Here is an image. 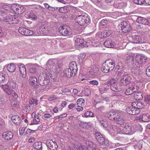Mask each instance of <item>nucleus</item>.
Masks as SVG:
<instances>
[{
  "mask_svg": "<svg viewBox=\"0 0 150 150\" xmlns=\"http://www.w3.org/2000/svg\"><path fill=\"white\" fill-rule=\"evenodd\" d=\"M118 75H120L122 78L120 81V84L118 85H114L111 87V89L113 91L117 92L121 91L125 86H127L132 83V78L129 75L123 71H119L117 73Z\"/></svg>",
  "mask_w": 150,
  "mask_h": 150,
  "instance_id": "nucleus-1",
  "label": "nucleus"
},
{
  "mask_svg": "<svg viewBox=\"0 0 150 150\" xmlns=\"http://www.w3.org/2000/svg\"><path fill=\"white\" fill-rule=\"evenodd\" d=\"M2 87L4 91L8 95H11L15 99L17 98L18 95L14 91L16 87V84L12 79H9L7 83L5 85H2Z\"/></svg>",
  "mask_w": 150,
  "mask_h": 150,
  "instance_id": "nucleus-2",
  "label": "nucleus"
},
{
  "mask_svg": "<svg viewBox=\"0 0 150 150\" xmlns=\"http://www.w3.org/2000/svg\"><path fill=\"white\" fill-rule=\"evenodd\" d=\"M114 61L109 59L106 61L102 65L101 70L105 73H108L113 70L115 67Z\"/></svg>",
  "mask_w": 150,
  "mask_h": 150,
  "instance_id": "nucleus-3",
  "label": "nucleus"
},
{
  "mask_svg": "<svg viewBox=\"0 0 150 150\" xmlns=\"http://www.w3.org/2000/svg\"><path fill=\"white\" fill-rule=\"evenodd\" d=\"M90 19L86 15H79L75 18V21L81 25H84L89 23Z\"/></svg>",
  "mask_w": 150,
  "mask_h": 150,
  "instance_id": "nucleus-4",
  "label": "nucleus"
},
{
  "mask_svg": "<svg viewBox=\"0 0 150 150\" xmlns=\"http://www.w3.org/2000/svg\"><path fill=\"white\" fill-rule=\"evenodd\" d=\"M59 32L65 36L71 35L72 33V31L70 28L68 26L65 25L59 27Z\"/></svg>",
  "mask_w": 150,
  "mask_h": 150,
  "instance_id": "nucleus-5",
  "label": "nucleus"
},
{
  "mask_svg": "<svg viewBox=\"0 0 150 150\" xmlns=\"http://www.w3.org/2000/svg\"><path fill=\"white\" fill-rule=\"evenodd\" d=\"M2 16V20L6 22H8L9 23L17 24L18 23V21L15 18V16H8L6 14L1 15Z\"/></svg>",
  "mask_w": 150,
  "mask_h": 150,
  "instance_id": "nucleus-6",
  "label": "nucleus"
},
{
  "mask_svg": "<svg viewBox=\"0 0 150 150\" xmlns=\"http://www.w3.org/2000/svg\"><path fill=\"white\" fill-rule=\"evenodd\" d=\"M115 114L113 120L115 121L117 123L121 125H124L125 124V121L122 113L119 112H116Z\"/></svg>",
  "mask_w": 150,
  "mask_h": 150,
  "instance_id": "nucleus-7",
  "label": "nucleus"
},
{
  "mask_svg": "<svg viewBox=\"0 0 150 150\" xmlns=\"http://www.w3.org/2000/svg\"><path fill=\"white\" fill-rule=\"evenodd\" d=\"M11 10L16 13L21 14L24 12L25 9L23 6L17 4H13L11 6Z\"/></svg>",
  "mask_w": 150,
  "mask_h": 150,
  "instance_id": "nucleus-8",
  "label": "nucleus"
},
{
  "mask_svg": "<svg viewBox=\"0 0 150 150\" xmlns=\"http://www.w3.org/2000/svg\"><path fill=\"white\" fill-rule=\"evenodd\" d=\"M134 132V130L133 126L128 125H125L124 127H121V133L124 134H132Z\"/></svg>",
  "mask_w": 150,
  "mask_h": 150,
  "instance_id": "nucleus-9",
  "label": "nucleus"
},
{
  "mask_svg": "<svg viewBox=\"0 0 150 150\" xmlns=\"http://www.w3.org/2000/svg\"><path fill=\"white\" fill-rule=\"evenodd\" d=\"M135 119L140 121H142L144 122H147L150 121V115L148 114H144L136 117Z\"/></svg>",
  "mask_w": 150,
  "mask_h": 150,
  "instance_id": "nucleus-10",
  "label": "nucleus"
},
{
  "mask_svg": "<svg viewBox=\"0 0 150 150\" xmlns=\"http://www.w3.org/2000/svg\"><path fill=\"white\" fill-rule=\"evenodd\" d=\"M135 57L136 59L135 65L137 67H139L142 64L143 60H145L146 59V57L143 55H137L136 56H135Z\"/></svg>",
  "mask_w": 150,
  "mask_h": 150,
  "instance_id": "nucleus-11",
  "label": "nucleus"
},
{
  "mask_svg": "<svg viewBox=\"0 0 150 150\" xmlns=\"http://www.w3.org/2000/svg\"><path fill=\"white\" fill-rule=\"evenodd\" d=\"M18 31L21 34L26 36H30L34 33V31L23 27H20L18 29Z\"/></svg>",
  "mask_w": 150,
  "mask_h": 150,
  "instance_id": "nucleus-12",
  "label": "nucleus"
},
{
  "mask_svg": "<svg viewBox=\"0 0 150 150\" xmlns=\"http://www.w3.org/2000/svg\"><path fill=\"white\" fill-rule=\"evenodd\" d=\"M46 144L50 150H57L58 147L56 142H53L52 140H47Z\"/></svg>",
  "mask_w": 150,
  "mask_h": 150,
  "instance_id": "nucleus-13",
  "label": "nucleus"
},
{
  "mask_svg": "<svg viewBox=\"0 0 150 150\" xmlns=\"http://www.w3.org/2000/svg\"><path fill=\"white\" fill-rule=\"evenodd\" d=\"M126 111L129 114L135 115L138 114L140 112V110L132 105L127 108Z\"/></svg>",
  "mask_w": 150,
  "mask_h": 150,
  "instance_id": "nucleus-14",
  "label": "nucleus"
},
{
  "mask_svg": "<svg viewBox=\"0 0 150 150\" xmlns=\"http://www.w3.org/2000/svg\"><path fill=\"white\" fill-rule=\"evenodd\" d=\"M139 89V87L137 85H132L129 87L125 91V93L127 95L132 94L134 92H136Z\"/></svg>",
  "mask_w": 150,
  "mask_h": 150,
  "instance_id": "nucleus-15",
  "label": "nucleus"
},
{
  "mask_svg": "<svg viewBox=\"0 0 150 150\" xmlns=\"http://www.w3.org/2000/svg\"><path fill=\"white\" fill-rule=\"evenodd\" d=\"M121 30L124 33H127L131 29L130 25L128 23L123 22L121 23Z\"/></svg>",
  "mask_w": 150,
  "mask_h": 150,
  "instance_id": "nucleus-16",
  "label": "nucleus"
},
{
  "mask_svg": "<svg viewBox=\"0 0 150 150\" xmlns=\"http://www.w3.org/2000/svg\"><path fill=\"white\" fill-rule=\"evenodd\" d=\"M86 149L87 150H98L96 144L90 141L86 142Z\"/></svg>",
  "mask_w": 150,
  "mask_h": 150,
  "instance_id": "nucleus-17",
  "label": "nucleus"
},
{
  "mask_svg": "<svg viewBox=\"0 0 150 150\" xmlns=\"http://www.w3.org/2000/svg\"><path fill=\"white\" fill-rule=\"evenodd\" d=\"M13 133L10 131H6L3 133L2 136L3 138L5 140H9L13 137Z\"/></svg>",
  "mask_w": 150,
  "mask_h": 150,
  "instance_id": "nucleus-18",
  "label": "nucleus"
},
{
  "mask_svg": "<svg viewBox=\"0 0 150 150\" xmlns=\"http://www.w3.org/2000/svg\"><path fill=\"white\" fill-rule=\"evenodd\" d=\"M135 57L134 54H131L127 56L126 61L128 65H132L134 64V59Z\"/></svg>",
  "mask_w": 150,
  "mask_h": 150,
  "instance_id": "nucleus-19",
  "label": "nucleus"
},
{
  "mask_svg": "<svg viewBox=\"0 0 150 150\" xmlns=\"http://www.w3.org/2000/svg\"><path fill=\"white\" fill-rule=\"evenodd\" d=\"M99 69L96 66L93 65L89 71V73L91 76L94 77L98 75Z\"/></svg>",
  "mask_w": 150,
  "mask_h": 150,
  "instance_id": "nucleus-20",
  "label": "nucleus"
},
{
  "mask_svg": "<svg viewBox=\"0 0 150 150\" xmlns=\"http://www.w3.org/2000/svg\"><path fill=\"white\" fill-rule=\"evenodd\" d=\"M132 105L133 107L134 106V107H135L140 110V109L144 108V106L143 103L138 101L133 102L132 103Z\"/></svg>",
  "mask_w": 150,
  "mask_h": 150,
  "instance_id": "nucleus-21",
  "label": "nucleus"
},
{
  "mask_svg": "<svg viewBox=\"0 0 150 150\" xmlns=\"http://www.w3.org/2000/svg\"><path fill=\"white\" fill-rule=\"evenodd\" d=\"M64 73L68 78H69L71 76H74L75 74V72H73L69 68L64 69Z\"/></svg>",
  "mask_w": 150,
  "mask_h": 150,
  "instance_id": "nucleus-22",
  "label": "nucleus"
},
{
  "mask_svg": "<svg viewBox=\"0 0 150 150\" xmlns=\"http://www.w3.org/2000/svg\"><path fill=\"white\" fill-rule=\"evenodd\" d=\"M19 67L22 76L24 78L25 77L26 75V72L24 65L23 64H21L19 65Z\"/></svg>",
  "mask_w": 150,
  "mask_h": 150,
  "instance_id": "nucleus-23",
  "label": "nucleus"
},
{
  "mask_svg": "<svg viewBox=\"0 0 150 150\" xmlns=\"http://www.w3.org/2000/svg\"><path fill=\"white\" fill-rule=\"evenodd\" d=\"M136 22L138 23L144 25H148L149 23V22L145 18L141 17L137 18L136 19Z\"/></svg>",
  "mask_w": 150,
  "mask_h": 150,
  "instance_id": "nucleus-24",
  "label": "nucleus"
},
{
  "mask_svg": "<svg viewBox=\"0 0 150 150\" xmlns=\"http://www.w3.org/2000/svg\"><path fill=\"white\" fill-rule=\"evenodd\" d=\"M39 82L40 84L42 86H46L49 83V80L48 79H43L42 76H40L39 77Z\"/></svg>",
  "mask_w": 150,
  "mask_h": 150,
  "instance_id": "nucleus-25",
  "label": "nucleus"
},
{
  "mask_svg": "<svg viewBox=\"0 0 150 150\" xmlns=\"http://www.w3.org/2000/svg\"><path fill=\"white\" fill-rule=\"evenodd\" d=\"M11 120L16 125H20L21 122V118L18 115H14L12 117Z\"/></svg>",
  "mask_w": 150,
  "mask_h": 150,
  "instance_id": "nucleus-26",
  "label": "nucleus"
},
{
  "mask_svg": "<svg viewBox=\"0 0 150 150\" xmlns=\"http://www.w3.org/2000/svg\"><path fill=\"white\" fill-rule=\"evenodd\" d=\"M114 42L111 40H106L104 43V46L108 48H112L114 47Z\"/></svg>",
  "mask_w": 150,
  "mask_h": 150,
  "instance_id": "nucleus-27",
  "label": "nucleus"
},
{
  "mask_svg": "<svg viewBox=\"0 0 150 150\" xmlns=\"http://www.w3.org/2000/svg\"><path fill=\"white\" fill-rule=\"evenodd\" d=\"M38 68L37 65L30 64L29 67V71L31 73H34L36 72L37 69Z\"/></svg>",
  "mask_w": 150,
  "mask_h": 150,
  "instance_id": "nucleus-28",
  "label": "nucleus"
},
{
  "mask_svg": "<svg viewBox=\"0 0 150 150\" xmlns=\"http://www.w3.org/2000/svg\"><path fill=\"white\" fill-rule=\"evenodd\" d=\"M132 38L133 40V42L134 44H139L142 43L140 40L141 38L138 35H134L132 36Z\"/></svg>",
  "mask_w": 150,
  "mask_h": 150,
  "instance_id": "nucleus-29",
  "label": "nucleus"
},
{
  "mask_svg": "<svg viewBox=\"0 0 150 150\" xmlns=\"http://www.w3.org/2000/svg\"><path fill=\"white\" fill-rule=\"evenodd\" d=\"M7 70L10 72H13L16 70V67L13 63H11L7 65Z\"/></svg>",
  "mask_w": 150,
  "mask_h": 150,
  "instance_id": "nucleus-30",
  "label": "nucleus"
},
{
  "mask_svg": "<svg viewBox=\"0 0 150 150\" xmlns=\"http://www.w3.org/2000/svg\"><path fill=\"white\" fill-rule=\"evenodd\" d=\"M95 137L96 139L100 143H102L103 141H104V138L103 137L102 135L99 132H97L95 134Z\"/></svg>",
  "mask_w": 150,
  "mask_h": 150,
  "instance_id": "nucleus-31",
  "label": "nucleus"
},
{
  "mask_svg": "<svg viewBox=\"0 0 150 150\" xmlns=\"http://www.w3.org/2000/svg\"><path fill=\"white\" fill-rule=\"evenodd\" d=\"M69 68L73 72H75L76 73L77 69L76 64V63L73 62H71L69 64Z\"/></svg>",
  "mask_w": 150,
  "mask_h": 150,
  "instance_id": "nucleus-32",
  "label": "nucleus"
},
{
  "mask_svg": "<svg viewBox=\"0 0 150 150\" xmlns=\"http://www.w3.org/2000/svg\"><path fill=\"white\" fill-rule=\"evenodd\" d=\"M116 112L110 111L108 112L106 114V116L109 119L112 120H113L114 116Z\"/></svg>",
  "mask_w": 150,
  "mask_h": 150,
  "instance_id": "nucleus-33",
  "label": "nucleus"
},
{
  "mask_svg": "<svg viewBox=\"0 0 150 150\" xmlns=\"http://www.w3.org/2000/svg\"><path fill=\"white\" fill-rule=\"evenodd\" d=\"M34 148L37 149L39 150H42V142H35L33 145Z\"/></svg>",
  "mask_w": 150,
  "mask_h": 150,
  "instance_id": "nucleus-34",
  "label": "nucleus"
},
{
  "mask_svg": "<svg viewBox=\"0 0 150 150\" xmlns=\"http://www.w3.org/2000/svg\"><path fill=\"white\" fill-rule=\"evenodd\" d=\"M7 99L6 97H4L3 98H1L0 99V108H3L4 104L7 103Z\"/></svg>",
  "mask_w": 150,
  "mask_h": 150,
  "instance_id": "nucleus-35",
  "label": "nucleus"
},
{
  "mask_svg": "<svg viewBox=\"0 0 150 150\" xmlns=\"http://www.w3.org/2000/svg\"><path fill=\"white\" fill-rule=\"evenodd\" d=\"M51 69L54 72H59L60 71V68L59 64H55L52 67Z\"/></svg>",
  "mask_w": 150,
  "mask_h": 150,
  "instance_id": "nucleus-36",
  "label": "nucleus"
},
{
  "mask_svg": "<svg viewBox=\"0 0 150 150\" xmlns=\"http://www.w3.org/2000/svg\"><path fill=\"white\" fill-rule=\"evenodd\" d=\"M56 61L54 59H49L47 63V65L51 69L52 68V67L55 64Z\"/></svg>",
  "mask_w": 150,
  "mask_h": 150,
  "instance_id": "nucleus-37",
  "label": "nucleus"
},
{
  "mask_svg": "<svg viewBox=\"0 0 150 150\" xmlns=\"http://www.w3.org/2000/svg\"><path fill=\"white\" fill-rule=\"evenodd\" d=\"M111 31L110 30H105L103 32H102V36H103V38H105L106 36L110 35L111 34Z\"/></svg>",
  "mask_w": 150,
  "mask_h": 150,
  "instance_id": "nucleus-38",
  "label": "nucleus"
},
{
  "mask_svg": "<svg viewBox=\"0 0 150 150\" xmlns=\"http://www.w3.org/2000/svg\"><path fill=\"white\" fill-rule=\"evenodd\" d=\"M134 98L137 100H139L142 99L143 96L142 93L141 92H137L134 95Z\"/></svg>",
  "mask_w": 150,
  "mask_h": 150,
  "instance_id": "nucleus-39",
  "label": "nucleus"
},
{
  "mask_svg": "<svg viewBox=\"0 0 150 150\" xmlns=\"http://www.w3.org/2000/svg\"><path fill=\"white\" fill-rule=\"evenodd\" d=\"M79 125L80 127L84 129L88 128L90 126L89 124L87 123L83 122H81L79 123Z\"/></svg>",
  "mask_w": 150,
  "mask_h": 150,
  "instance_id": "nucleus-40",
  "label": "nucleus"
},
{
  "mask_svg": "<svg viewBox=\"0 0 150 150\" xmlns=\"http://www.w3.org/2000/svg\"><path fill=\"white\" fill-rule=\"evenodd\" d=\"M102 143L100 142L99 143L101 145V147L103 148H107L109 146L108 142V140H105L104 139V141H103Z\"/></svg>",
  "mask_w": 150,
  "mask_h": 150,
  "instance_id": "nucleus-41",
  "label": "nucleus"
},
{
  "mask_svg": "<svg viewBox=\"0 0 150 150\" xmlns=\"http://www.w3.org/2000/svg\"><path fill=\"white\" fill-rule=\"evenodd\" d=\"M110 128L117 133H121V127L119 128L115 125H112Z\"/></svg>",
  "mask_w": 150,
  "mask_h": 150,
  "instance_id": "nucleus-42",
  "label": "nucleus"
},
{
  "mask_svg": "<svg viewBox=\"0 0 150 150\" xmlns=\"http://www.w3.org/2000/svg\"><path fill=\"white\" fill-rule=\"evenodd\" d=\"M139 67H137L136 68L134 67L131 70L132 74L136 75L139 74L140 71L139 69Z\"/></svg>",
  "mask_w": 150,
  "mask_h": 150,
  "instance_id": "nucleus-43",
  "label": "nucleus"
},
{
  "mask_svg": "<svg viewBox=\"0 0 150 150\" xmlns=\"http://www.w3.org/2000/svg\"><path fill=\"white\" fill-rule=\"evenodd\" d=\"M117 81L114 79H111L109 81L107 85L108 87H109V86H110V87L111 86H113L114 85H115V83H116Z\"/></svg>",
  "mask_w": 150,
  "mask_h": 150,
  "instance_id": "nucleus-44",
  "label": "nucleus"
},
{
  "mask_svg": "<svg viewBox=\"0 0 150 150\" xmlns=\"http://www.w3.org/2000/svg\"><path fill=\"white\" fill-rule=\"evenodd\" d=\"M76 42L77 43V45L80 46H84L83 44L84 41L82 39H80V38H77L76 40Z\"/></svg>",
  "mask_w": 150,
  "mask_h": 150,
  "instance_id": "nucleus-45",
  "label": "nucleus"
},
{
  "mask_svg": "<svg viewBox=\"0 0 150 150\" xmlns=\"http://www.w3.org/2000/svg\"><path fill=\"white\" fill-rule=\"evenodd\" d=\"M85 100L84 99L82 98H80L79 99L77 100V103L78 106H83L84 104Z\"/></svg>",
  "mask_w": 150,
  "mask_h": 150,
  "instance_id": "nucleus-46",
  "label": "nucleus"
},
{
  "mask_svg": "<svg viewBox=\"0 0 150 150\" xmlns=\"http://www.w3.org/2000/svg\"><path fill=\"white\" fill-rule=\"evenodd\" d=\"M38 100L36 99L31 98L29 100V103L30 105L35 104L36 105H38Z\"/></svg>",
  "mask_w": 150,
  "mask_h": 150,
  "instance_id": "nucleus-47",
  "label": "nucleus"
},
{
  "mask_svg": "<svg viewBox=\"0 0 150 150\" xmlns=\"http://www.w3.org/2000/svg\"><path fill=\"white\" fill-rule=\"evenodd\" d=\"M29 80L30 82L32 83L33 84L35 83L38 81V79L37 78L33 76H30Z\"/></svg>",
  "mask_w": 150,
  "mask_h": 150,
  "instance_id": "nucleus-48",
  "label": "nucleus"
},
{
  "mask_svg": "<svg viewBox=\"0 0 150 150\" xmlns=\"http://www.w3.org/2000/svg\"><path fill=\"white\" fill-rule=\"evenodd\" d=\"M86 56V54H80L78 58V62L80 64H81L83 62V59Z\"/></svg>",
  "mask_w": 150,
  "mask_h": 150,
  "instance_id": "nucleus-49",
  "label": "nucleus"
},
{
  "mask_svg": "<svg viewBox=\"0 0 150 150\" xmlns=\"http://www.w3.org/2000/svg\"><path fill=\"white\" fill-rule=\"evenodd\" d=\"M29 18L32 20H35L37 18V16L33 13H30L28 16Z\"/></svg>",
  "mask_w": 150,
  "mask_h": 150,
  "instance_id": "nucleus-50",
  "label": "nucleus"
},
{
  "mask_svg": "<svg viewBox=\"0 0 150 150\" xmlns=\"http://www.w3.org/2000/svg\"><path fill=\"white\" fill-rule=\"evenodd\" d=\"M6 75L1 72H0V82H3L5 79Z\"/></svg>",
  "mask_w": 150,
  "mask_h": 150,
  "instance_id": "nucleus-51",
  "label": "nucleus"
},
{
  "mask_svg": "<svg viewBox=\"0 0 150 150\" xmlns=\"http://www.w3.org/2000/svg\"><path fill=\"white\" fill-rule=\"evenodd\" d=\"M67 8L65 6L62 7H61L59 9V11L60 12L62 13H66L68 12Z\"/></svg>",
  "mask_w": 150,
  "mask_h": 150,
  "instance_id": "nucleus-52",
  "label": "nucleus"
},
{
  "mask_svg": "<svg viewBox=\"0 0 150 150\" xmlns=\"http://www.w3.org/2000/svg\"><path fill=\"white\" fill-rule=\"evenodd\" d=\"M84 115L86 117H93V114L91 111H87L85 113Z\"/></svg>",
  "mask_w": 150,
  "mask_h": 150,
  "instance_id": "nucleus-53",
  "label": "nucleus"
},
{
  "mask_svg": "<svg viewBox=\"0 0 150 150\" xmlns=\"http://www.w3.org/2000/svg\"><path fill=\"white\" fill-rule=\"evenodd\" d=\"M144 0H134L133 2L135 4L138 5H142L144 2Z\"/></svg>",
  "mask_w": 150,
  "mask_h": 150,
  "instance_id": "nucleus-54",
  "label": "nucleus"
},
{
  "mask_svg": "<svg viewBox=\"0 0 150 150\" xmlns=\"http://www.w3.org/2000/svg\"><path fill=\"white\" fill-rule=\"evenodd\" d=\"M90 84L93 86H97L98 84V82L96 80H92L89 82Z\"/></svg>",
  "mask_w": 150,
  "mask_h": 150,
  "instance_id": "nucleus-55",
  "label": "nucleus"
},
{
  "mask_svg": "<svg viewBox=\"0 0 150 150\" xmlns=\"http://www.w3.org/2000/svg\"><path fill=\"white\" fill-rule=\"evenodd\" d=\"M32 117H33V116H34V120L37 121L36 122H40V120L38 115H36L35 113L33 112L32 113Z\"/></svg>",
  "mask_w": 150,
  "mask_h": 150,
  "instance_id": "nucleus-56",
  "label": "nucleus"
},
{
  "mask_svg": "<svg viewBox=\"0 0 150 150\" xmlns=\"http://www.w3.org/2000/svg\"><path fill=\"white\" fill-rule=\"evenodd\" d=\"M67 115V114L66 113L62 114L59 116L58 118L56 119V120L58 121L59 120H61L62 119V118L66 117Z\"/></svg>",
  "mask_w": 150,
  "mask_h": 150,
  "instance_id": "nucleus-57",
  "label": "nucleus"
},
{
  "mask_svg": "<svg viewBox=\"0 0 150 150\" xmlns=\"http://www.w3.org/2000/svg\"><path fill=\"white\" fill-rule=\"evenodd\" d=\"M145 100L148 104H150V95H147L145 96Z\"/></svg>",
  "mask_w": 150,
  "mask_h": 150,
  "instance_id": "nucleus-58",
  "label": "nucleus"
},
{
  "mask_svg": "<svg viewBox=\"0 0 150 150\" xmlns=\"http://www.w3.org/2000/svg\"><path fill=\"white\" fill-rule=\"evenodd\" d=\"M108 86L107 85L105 87H103L100 88V91L101 93H103L104 92H105L108 89V88L107 87Z\"/></svg>",
  "mask_w": 150,
  "mask_h": 150,
  "instance_id": "nucleus-59",
  "label": "nucleus"
},
{
  "mask_svg": "<svg viewBox=\"0 0 150 150\" xmlns=\"http://www.w3.org/2000/svg\"><path fill=\"white\" fill-rule=\"evenodd\" d=\"M84 94L85 96H88L91 94V92L90 90L88 88H86L84 89Z\"/></svg>",
  "mask_w": 150,
  "mask_h": 150,
  "instance_id": "nucleus-60",
  "label": "nucleus"
},
{
  "mask_svg": "<svg viewBox=\"0 0 150 150\" xmlns=\"http://www.w3.org/2000/svg\"><path fill=\"white\" fill-rule=\"evenodd\" d=\"M97 118L100 121V122L101 124L102 125L103 127L105 128L107 127V125L105 124V122L103 120H100V119L99 118V117H97Z\"/></svg>",
  "mask_w": 150,
  "mask_h": 150,
  "instance_id": "nucleus-61",
  "label": "nucleus"
},
{
  "mask_svg": "<svg viewBox=\"0 0 150 150\" xmlns=\"http://www.w3.org/2000/svg\"><path fill=\"white\" fill-rule=\"evenodd\" d=\"M30 106L27 105L25 108L24 109V111L26 113H28L30 112Z\"/></svg>",
  "mask_w": 150,
  "mask_h": 150,
  "instance_id": "nucleus-62",
  "label": "nucleus"
},
{
  "mask_svg": "<svg viewBox=\"0 0 150 150\" xmlns=\"http://www.w3.org/2000/svg\"><path fill=\"white\" fill-rule=\"evenodd\" d=\"M3 8L4 10L7 11L9 10L10 8V6L9 5L5 4L2 7Z\"/></svg>",
  "mask_w": 150,
  "mask_h": 150,
  "instance_id": "nucleus-63",
  "label": "nucleus"
},
{
  "mask_svg": "<svg viewBox=\"0 0 150 150\" xmlns=\"http://www.w3.org/2000/svg\"><path fill=\"white\" fill-rule=\"evenodd\" d=\"M146 73L147 76H150V65L148 66L146 70Z\"/></svg>",
  "mask_w": 150,
  "mask_h": 150,
  "instance_id": "nucleus-64",
  "label": "nucleus"
}]
</instances>
